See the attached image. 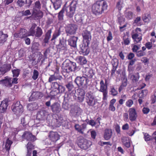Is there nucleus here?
Here are the masks:
<instances>
[{
    "mask_svg": "<svg viewBox=\"0 0 156 156\" xmlns=\"http://www.w3.org/2000/svg\"><path fill=\"white\" fill-rule=\"evenodd\" d=\"M108 5L105 0H98L95 2L92 5L91 11L96 16L101 15L107 10Z\"/></svg>",
    "mask_w": 156,
    "mask_h": 156,
    "instance_id": "obj_1",
    "label": "nucleus"
},
{
    "mask_svg": "<svg viewBox=\"0 0 156 156\" xmlns=\"http://www.w3.org/2000/svg\"><path fill=\"white\" fill-rule=\"evenodd\" d=\"M83 37V44L80 46V53L84 55H87L90 52L89 45L91 40V36L90 32L87 30L83 31L82 34Z\"/></svg>",
    "mask_w": 156,
    "mask_h": 156,
    "instance_id": "obj_2",
    "label": "nucleus"
},
{
    "mask_svg": "<svg viewBox=\"0 0 156 156\" xmlns=\"http://www.w3.org/2000/svg\"><path fill=\"white\" fill-rule=\"evenodd\" d=\"M78 0H73L70 6L66 8L65 10L66 11V16L67 17L71 18L74 15L76 7L78 6Z\"/></svg>",
    "mask_w": 156,
    "mask_h": 156,
    "instance_id": "obj_3",
    "label": "nucleus"
},
{
    "mask_svg": "<svg viewBox=\"0 0 156 156\" xmlns=\"http://www.w3.org/2000/svg\"><path fill=\"white\" fill-rule=\"evenodd\" d=\"M12 109L14 114L18 116H20L23 111V106L19 101H17L16 103L13 104Z\"/></svg>",
    "mask_w": 156,
    "mask_h": 156,
    "instance_id": "obj_4",
    "label": "nucleus"
},
{
    "mask_svg": "<svg viewBox=\"0 0 156 156\" xmlns=\"http://www.w3.org/2000/svg\"><path fill=\"white\" fill-rule=\"evenodd\" d=\"M45 105L48 107H50V108L54 113H58L61 110L60 105L58 102H55L51 105L50 101L46 102Z\"/></svg>",
    "mask_w": 156,
    "mask_h": 156,
    "instance_id": "obj_5",
    "label": "nucleus"
},
{
    "mask_svg": "<svg viewBox=\"0 0 156 156\" xmlns=\"http://www.w3.org/2000/svg\"><path fill=\"white\" fill-rule=\"evenodd\" d=\"M107 85L105 84L103 80H101L100 82V87L99 91L103 93V100H107L108 97V90Z\"/></svg>",
    "mask_w": 156,
    "mask_h": 156,
    "instance_id": "obj_6",
    "label": "nucleus"
},
{
    "mask_svg": "<svg viewBox=\"0 0 156 156\" xmlns=\"http://www.w3.org/2000/svg\"><path fill=\"white\" fill-rule=\"evenodd\" d=\"M91 145V143L90 141L81 137H80L79 139V147L81 149L86 150Z\"/></svg>",
    "mask_w": 156,
    "mask_h": 156,
    "instance_id": "obj_7",
    "label": "nucleus"
},
{
    "mask_svg": "<svg viewBox=\"0 0 156 156\" xmlns=\"http://www.w3.org/2000/svg\"><path fill=\"white\" fill-rule=\"evenodd\" d=\"M22 138L28 141V142L32 144L37 138L34 135L32 134V133L29 131H25L23 133L22 136Z\"/></svg>",
    "mask_w": 156,
    "mask_h": 156,
    "instance_id": "obj_8",
    "label": "nucleus"
},
{
    "mask_svg": "<svg viewBox=\"0 0 156 156\" xmlns=\"http://www.w3.org/2000/svg\"><path fill=\"white\" fill-rule=\"evenodd\" d=\"M77 29V26L74 24H70L68 25L65 27V31L67 35L74 34Z\"/></svg>",
    "mask_w": 156,
    "mask_h": 156,
    "instance_id": "obj_9",
    "label": "nucleus"
},
{
    "mask_svg": "<svg viewBox=\"0 0 156 156\" xmlns=\"http://www.w3.org/2000/svg\"><path fill=\"white\" fill-rule=\"evenodd\" d=\"M72 65L71 62L69 59H66L62 64V68L64 72L69 73L72 71L71 69Z\"/></svg>",
    "mask_w": 156,
    "mask_h": 156,
    "instance_id": "obj_10",
    "label": "nucleus"
},
{
    "mask_svg": "<svg viewBox=\"0 0 156 156\" xmlns=\"http://www.w3.org/2000/svg\"><path fill=\"white\" fill-rule=\"evenodd\" d=\"M128 112L129 120L131 122L136 121L138 116L136 109L133 107L130 108L129 109Z\"/></svg>",
    "mask_w": 156,
    "mask_h": 156,
    "instance_id": "obj_11",
    "label": "nucleus"
},
{
    "mask_svg": "<svg viewBox=\"0 0 156 156\" xmlns=\"http://www.w3.org/2000/svg\"><path fill=\"white\" fill-rule=\"evenodd\" d=\"M43 96V94L40 92L32 91L31 95L29 98V101H32L40 99Z\"/></svg>",
    "mask_w": 156,
    "mask_h": 156,
    "instance_id": "obj_12",
    "label": "nucleus"
},
{
    "mask_svg": "<svg viewBox=\"0 0 156 156\" xmlns=\"http://www.w3.org/2000/svg\"><path fill=\"white\" fill-rule=\"evenodd\" d=\"M11 79L10 77L7 76L4 79L0 80V84L5 87L10 88L12 86Z\"/></svg>",
    "mask_w": 156,
    "mask_h": 156,
    "instance_id": "obj_13",
    "label": "nucleus"
},
{
    "mask_svg": "<svg viewBox=\"0 0 156 156\" xmlns=\"http://www.w3.org/2000/svg\"><path fill=\"white\" fill-rule=\"evenodd\" d=\"M94 97L93 94L91 92H88L86 95V102L89 106H93L95 105L94 102Z\"/></svg>",
    "mask_w": 156,
    "mask_h": 156,
    "instance_id": "obj_14",
    "label": "nucleus"
},
{
    "mask_svg": "<svg viewBox=\"0 0 156 156\" xmlns=\"http://www.w3.org/2000/svg\"><path fill=\"white\" fill-rule=\"evenodd\" d=\"M142 34L141 33H135L132 35V38L135 43L140 42L142 40Z\"/></svg>",
    "mask_w": 156,
    "mask_h": 156,
    "instance_id": "obj_15",
    "label": "nucleus"
},
{
    "mask_svg": "<svg viewBox=\"0 0 156 156\" xmlns=\"http://www.w3.org/2000/svg\"><path fill=\"white\" fill-rule=\"evenodd\" d=\"M11 68L10 64H5L0 67V74L3 75L9 71Z\"/></svg>",
    "mask_w": 156,
    "mask_h": 156,
    "instance_id": "obj_16",
    "label": "nucleus"
},
{
    "mask_svg": "<svg viewBox=\"0 0 156 156\" xmlns=\"http://www.w3.org/2000/svg\"><path fill=\"white\" fill-rule=\"evenodd\" d=\"M47 115V112L45 110H42L39 111L37 113V118L40 120H43L46 119Z\"/></svg>",
    "mask_w": 156,
    "mask_h": 156,
    "instance_id": "obj_17",
    "label": "nucleus"
},
{
    "mask_svg": "<svg viewBox=\"0 0 156 156\" xmlns=\"http://www.w3.org/2000/svg\"><path fill=\"white\" fill-rule=\"evenodd\" d=\"M48 136L50 139L53 142H56L59 139V136L57 132L50 131Z\"/></svg>",
    "mask_w": 156,
    "mask_h": 156,
    "instance_id": "obj_18",
    "label": "nucleus"
},
{
    "mask_svg": "<svg viewBox=\"0 0 156 156\" xmlns=\"http://www.w3.org/2000/svg\"><path fill=\"white\" fill-rule=\"evenodd\" d=\"M112 129H106L104 132L103 137L106 140H109L112 137Z\"/></svg>",
    "mask_w": 156,
    "mask_h": 156,
    "instance_id": "obj_19",
    "label": "nucleus"
},
{
    "mask_svg": "<svg viewBox=\"0 0 156 156\" xmlns=\"http://www.w3.org/2000/svg\"><path fill=\"white\" fill-rule=\"evenodd\" d=\"M8 37L7 34L4 33L2 31H0V45H2L7 41Z\"/></svg>",
    "mask_w": 156,
    "mask_h": 156,
    "instance_id": "obj_20",
    "label": "nucleus"
},
{
    "mask_svg": "<svg viewBox=\"0 0 156 156\" xmlns=\"http://www.w3.org/2000/svg\"><path fill=\"white\" fill-rule=\"evenodd\" d=\"M88 82V79L85 77L83 76L80 78V84L83 87L87 88Z\"/></svg>",
    "mask_w": 156,
    "mask_h": 156,
    "instance_id": "obj_21",
    "label": "nucleus"
},
{
    "mask_svg": "<svg viewBox=\"0 0 156 156\" xmlns=\"http://www.w3.org/2000/svg\"><path fill=\"white\" fill-rule=\"evenodd\" d=\"M66 40L63 37L60 38L59 44L57 45L58 48L62 50H65L66 48Z\"/></svg>",
    "mask_w": 156,
    "mask_h": 156,
    "instance_id": "obj_22",
    "label": "nucleus"
},
{
    "mask_svg": "<svg viewBox=\"0 0 156 156\" xmlns=\"http://www.w3.org/2000/svg\"><path fill=\"white\" fill-rule=\"evenodd\" d=\"M32 13L33 18L40 19L43 16V12L40 10H34V11H32Z\"/></svg>",
    "mask_w": 156,
    "mask_h": 156,
    "instance_id": "obj_23",
    "label": "nucleus"
},
{
    "mask_svg": "<svg viewBox=\"0 0 156 156\" xmlns=\"http://www.w3.org/2000/svg\"><path fill=\"white\" fill-rule=\"evenodd\" d=\"M26 146L27 149V153L26 156H31L32 151V149L34 148V146L33 144L29 142L28 143Z\"/></svg>",
    "mask_w": 156,
    "mask_h": 156,
    "instance_id": "obj_24",
    "label": "nucleus"
},
{
    "mask_svg": "<svg viewBox=\"0 0 156 156\" xmlns=\"http://www.w3.org/2000/svg\"><path fill=\"white\" fill-rule=\"evenodd\" d=\"M55 10L58 9L62 4V0H51Z\"/></svg>",
    "mask_w": 156,
    "mask_h": 156,
    "instance_id": "obj_25",
    "label": "nucleus"
},
{
    "mask_svg": "<svg viewBox=\"0 0 156 156\" xmlns=\"http://www.w3.org/2000/svg\"><path fill=\"white\" fill-rule=\"evenodd\" d=\"M86 128V124L84 123L82 124L81 125L79 126V133L83 135H85L86 132H87Z\"/></svg>",
    "mask_w": 156,
    "mask_h": 156,
    "instance_id": "obj_26",
    "label": "nucleus"
},
{
    "mask_svg": "<svg viewBox=\"0 0 156 156\" xmlns=\"http://www.w3.org/2000/svg\"><path fill=\"white\" fill-rule=\"evenodd\" d=\"M85 92L83 89H80L79 92V102L83 101L85 98Z\"/></svg>",
    "mask_w": 156,
    "mask_h": 156,
    "instance_id": "obj_27",
    "label": "nucleus"
},
{
    "mask_svg": "<svg viewBox=\"0 0 156 156\" xmlns=\"http://www.w3.org/2000/svg\"><path fill=\"white\" fill-rule=\"evenodd\" d=\"M116 101V100L115 98H113L110 101L108 106V109L109 110L113 112H114L115 110V108L114 106V104Z\"/></svg>",
    "mask_w": 156,
    "mask_h": 156,
    "instance_id": "obj_28",
    "label": "nucleus"
},
{
    "mask_svg": "<svg viewBox=\"0 0 156 156\" xmlns=\"http://www.w3.org/2000/svg\"><path fill=\"white\" fill-rule=\"evenodd\" d=\"M52 32V30L50 29L48 30L46 33L45 35V38L44 39V42L45 43H48V41L51 37V34Z\"/></svg>",
    "mask_w": 156,
    "mask_h": 156,
    "instance_id": "obj_29",
    "label": "nucleus"
},
{
    "mask_svg": "<svg viewBox=\"0 0 156 156\" xmlns=\"http://www.w3.org/2000/svg\"><path fill=\"white\" fill-rule=\"evenodd\" d=\"M8 106V103L5 101L2 102L0 105V112L2 113L5 112Z\"/></svg>",
    "mask_w": 156,
    "mask_h": 156,
    "instance_id": "obj_30",
    "label": "nucleus"
},
{
    "mask_svg": "<svg viewBox=\"0 0 156 156\" xmlns=\"http://www.w3.org/2000/svg\"><path fill=\"white\" fill-rule=\"evenodd\" d=\"M77 37H73L68 41L69 44L71 46L75 47L76 46Z\"/></svg>",
    "mask_w": 156,
    "mask_h": 156,
    "instance_id": "obj_31",
    "label": "nucleus"
},
{
    "mask_svg": "<svg viewBox=\"0 0 156 156\" xmlns=\"http://www.w3.org/2000/svg\"><path fill=\"white\" fill-rule=\"evenodd\" d=\"M123 42H122V44H124L125 45H129L130 43V40L129 38V36L128 35H126L124 34L123 36Z\"/></svg>",
    "mask_w": 156,
    "mask_h": 156,
    "instance_id": "obj_32",
    "label": "nucleus"
},
{
    "mask_svg": "<svg viewBox=\"0 0 156 156\" xmlns=\"http://www.w3.org/2000/svg\"><path fill=\"white\" fill-rule=\"evenodd\" d=\"M38 108L37 104L36 103H30L27 105V108L28 110L33 111L37 109Z\"/></svg>",
    "mask_w": 156,
    "mask_h": 156,
    "instance_id": "obj_33",
    "label": "nucleus"
},
{
    "mask_svg": "<svg viewBox=\"0 0 156 156\" xmlns=\"http://www.w3.org/2000/svg\"><path fill=\"white\" fill-rule=\"evenodd\" d=\"M122 142L123 144L126 147L129 148L130 146V143L129 139L128 138L124 137L122 139Z\"/></svg>",
    "mask_w": 156,
    "mask_h": 156,
    "instance_id": "obj_34",
    "label": "nucleus"
},
{
    "mask_svg": "<svg viewBox=\"0 0 156 156\" xmlns=\"http://www.w3.org/2000/svg\"><path fill=\"white\" fill-rule=\"evenodd\" d=\"M34 36L37 37H40L43 34V31L41 28L39 27H37Z\"/></svg>",
    "mask_w": 156,
    "mask_h": 156,
    "instance_id": "obj_35",
    "label": "nucleus"
},
{
    "mask_svg": "<svg viewBox=\"0 0 156 156\" xmlns=\"http://www.w3.org/2000/svg\"><path fill=\"white\" fill-rule=\"evenodd\" d=\"M142 19L143 20L145 23H148L151 19V15L148 13L144 14V16L142 17Z\"/></svg>",
    "mask_w": 156,
    "mask_h": 156,
    "instance_id": "obj_36",
    "label": "nucleus"
},
{
    "mask_svg": "<svg viewBox=\"0 0 156 156\" xmlns=\"http://www.w3.org/2000/svg\"><path fill=\"white\" fill-rule=\"evenodd\" d=\"M65 5L62 9L58 13V20L60 21H62L63 20V13L65 11Z\"/></svg>",
    "mask_w": 156,
    "mask_h": 156,
    "instance_id": "obj_37",
    "label": "nucleus"
},
{
    "mask_svg": "<svg viewBox=\"0 0 156 156\" xmlns=\"http://www.w3.org/2000/svg\"><path fill=\"white\" fill-rule=\"evenodd\" d=\"M12 143V142L9 140V138L7 139L6 142L5 143V150L9 152L10 149V147L11 144Z\"/></svg>",
    "mask_w": 156,
    "mask_h": 156,
    "instance_id": "obj_38",
    "label": "nucleus"
},
{
    "mask_svg": "<svg viewBox=\"0 0 156 156\" xmlns=\"http://www.w3.org/2000/svg\"><path fill=\"white\" fill-rule=\"evenodd\" d=\"M27 30L25 29L22 28H21L19 32L20 38H22L27 36Z\"/></svg>",
    "mask_w": 156,
    "mask_h": 156,
    "instance_id": "obj_39",
    "label": "nucleus"
},
{
    "mask_svg": "<svg viewBox=\"0 0 156 156\" xmlns=\"http://www.w3.org/2000/svg\"><path fill=\"white\" fill-rule=\"evenodd\" d=\"M40 44L38 42H34L33 43L31 47V49L33 51H36L40 50Z\"/></svg>",
    "mask_w": 156,
    "mask_h": 156,
    "instance_id": "obj_40",
    "label": "nucleus"
},
{
    "mask_svg": "<svg viewBox=\"0 0 156 156\" xmlns=\"http://www.w3.org/2000/svg\"><path fill=\"white\" fill-rule=\"evenodd\" d=\"M140 77V76L139 73H137L135 75H132L130 78L133 82L136 83L138 81Z\"/></svg>",
    "mask_w": 156,
    "mask_h": 156,
    "instance_id": "obj_41",
    "label": "nucleus"
},
{
    "mask_svg": "<svg viewBox=\"0 0 156 156\" xmlns=\"http://www.w3.org/2000/svg\"><path fill=\"white\" fill-rule=\"evenodd\" d=\"M71 94L73 97L74 100H76L78 98V89L75 88V90H73Z\"/></svg>",
    "mask_w": 156,
    "mask_h": 156,
    "instance_id": "obj_42",
    "label": "nucleus"
},
{
    "mask_svg": "<svg viewBox=\"0 0 156 156\" xmlns=\"http://www.w3.org/2000/svg\"><path fill=\"white\" fill-rule=\"evenodd\" d=\"M125 17L128 20H130L133 18V13L131 11H128L125 14Z\"/></svg>",
    "mask_w": 156,
    "mask_h": 156,
    "instance_id": "obj_43",
    "label": "nucleus"
},
{
    "mask_svg": "<svg viewBox=\"0 0 156 156\" xmlns=\"http://www.w3.org/2000/svg\"><path fill=\"white\" fill-rule=\"evenodd\" d=\"M41 4L39 1H36L35 3L34 6L33 8L32 11H34V10H40L41 8Z\"/></svg>",
    "mask_w": 156,
    "mask_h": 156,
    "instance_id": "obj_44",
    "label": "nucleus"
},
{
    "mask_svg": "<svg viewBox=\"0 0 156 156\" xmlns=\"http://www.w3.org/2000/svg\"><path fill=\"white\" fill-rule=\"evenodd\" d=\"M78 112V108L77 107H75L71 109V113L73 116L75 117H77Z\"/></svg>",
    "mask_w": 156,
    "mask_h": 156,
    "instance_id": "obj_45",
    "label": "nucleus"
},
{
    "mask_svg": "<svg viewBox=\"0 0 156 156\" xmlns=\"http://www.w3.org/2000/svg\"><path fill=\"white\" fill-rule=\"evenodd\" d=\"M109 92L111 95L113 96H116L118 94V91L113 87H111Z\"/></svg>",
    "mask_w": 156,
    "mask_h": 156,
    "instance_id": "obj_46",
    "label": "nucleus"
},
{
    "mask_svg": "<svg viewBox=\"0 0 156 156\" xmlns=\"http://www.w3.org/2000/svg\"><path fill=\"white\" fill-rule=\"evenodd\" d=\"M60 31L59 30L55 31L53 35L52 38H51V41H53V40H54L60 35Z\"/></svg>",
    "mask_w": 156,
    "mask_h": 156,
    "instance_id": "obj_47",
    "label": "nucleus"
},
{
    "mask_svg": "<svg viewBox=\"0 0 156 156\" xmlns=\"http://www.w3.org/2000/svg\"><path fill=\"white\" fill-rule=\"evenodd\" d=\"M148 91L147 90H141V92L139 94V96L140 98H143L147 95Z\"/></svg>",
    "mask_w": 156,
    "mask_h": 156,
    "instance_id": "obj_48",
    "label": "nucleus"
},
{
    "mask_svg": "<svg viewBox=\"0 0 156 156\" xmlns=\"http://www.w3.org/2000/svg\"><path fill=\"white\" fill-rule=\"evenodd\" d=\"M118 20L119 24L121 25L122 23L124 22L125 19L120 14L118 15Z\"/></svg>",
    "mask_w": 156,
    "mask_h": 156,
    "instance_id": "obj_49",
    "label": "nucleus"
},
{
    "mask_svg": "<svg viewBox=\"0 0 156 156\" xmlns=\"http://www.w3.org/2000/svg\"><path fill=\"white\" fill-rule=\"evenodd\" d=\"M79 60L80 61V64L83 65L86 63L87 60L84 57L80 56L79 58Z\"/></svg>",
    "mask_w": 156,
    "mask_h": 156,
    "instance_id": "obj_50",
    "label": "nucleus"
},
{
    "mask_svg": "<svg viewBox=\"0 0 156 156\" xmlns=\"http://www.w3.org/2000/svg\"><path fill=\"white\" fill-rule=\"evenodd\" d=\"M60 84L57 82H53L51 84V88L52 90L56 89L57 90Z\"/></svg>",
    "mask_w": 156,
    "mask_h": 156,
    "instance_id": "obj_51",
    "label": "nucleus"
},
{
    "mask_svg": "<svg viewBox=\"0 0 156 156\" xmlns=\"http://www.w3.org/2000/svg\"><path fill=\"white\" fill-rule=\"evenodd\" d=\"M144 135V138L146 141H150L151 140V137L148 133H143Z\"/></svg>",
    "mask_w": 156,
    "mask_h": 156,
    "instance_id": "obj_52",
    "label": "nucleus"
},
{
    "mask_svg": "<svg viewBox=\"0 0 156 156\" xmlns=\"http://www.w3.org/2000/svg\"><path fill=\"white\" fill-rule=\"evenodd\" d=\"M13 77H17L18 76L20 72V70L17 69H14L12 71Z\"/></svg>",
    "mask_w": 156,
    "mask_h": 156,
    "instance_id": "obj_53",
    "label": "nucleus"
},
{
    "mask_svg": "<svg viewBox=\"0 0 156 156\" xmlns=\"http://www.w3.org/2000/svg\"><path fill=\"white\" fill-rule=\"evenodd\" d=\"M39 73L38 71L35 69H34L33 71V74L32 76V78L34 80H36L38 77Z\"/></svg>",
    "mask_w": 156,
    "mask_h": 156,
    "instance_id": "obj_54",
    "label": "nucleus"
},
{
    "mask_svg": "<svg viewBox=\"0 0 156 156\" xmlns=\"http://www.w3.org/2000/svg\"><path fill=\"white\" fill-rule=\"evenodd\" d=\"M65 90V88L64 87L62 86V85H60L58 88L57 90V91L58 93H62L64 92Z\"/></svg>",
    "mask_w": 156,
    "mask_h": 156,
    "instance_id": "obj_55",
    "label": "nucleus"
},
{
    "mask_svg": "<svg viewBox=\"0 0 156 156\" xmlns=\"http://www.w3.org/2000/svg\"><path fill=\"white\" fill-rule=\"evenodd\" d=\"M65 90V88L64 87L62 86V85H60L58 88L57 90V91L58 93H62L64 92Z\"/></svg>",
    "mask_w": 156,
    "mask_h": 156,
    "instance_id": "obj_56",
    "label": "nucleus"
},
{
    "mask_svg": "<svg viewBox=\"0 0 156 156\" xmlns=\"http://www.w3.org/2000/svg\"><path fill=\"white\" fill-rule=\"evenodd\" d=\"M133 103V101L131 99H129L127 101L126 103V106L130 108L132 106Z\"/></svg>",
    "mask_w": 156,
    "mask_h": 156,
    "instance_id": "obj_57",
    "label": "nucleus"
},
{
    "mask_svg": "<svg viewBox=\"0 0 156 156\" xmlns=\"http://www.w3.org/2000/svg\"><path fill=\"white\" fill-rule=\"evenodd\" d=\"M118 65V63H117L116 66H112V68L111 71V76H113L115 74V71L117 68Z\"/></svg>",
    "mask_w": 156,
    "mask_h": 156,
    "instance_id": "obj_58",
    "label": "nucleus"
},
{
    "mask_svg": "<svg viewBox=\"0 0 156 156\" xmlns=\"http://www.w3.org/2000/svg\"><path fill=\"white\" fill-rule=\"evenodd\" d=\"M66 86L69 91H71L73 87V86L71 82H70L66 84Z\"/></svg>",
    "mask_w": 156,
    "mask_h": 156,
    "instance_id": "obj_59",
    "label": "nucleus"
},
{
    "mask_svg": "<svg viewBox=\"0 0 156 156\" xmlns=\"http://www.w3.org/2000/svg\"><path fill=\"white\" fill-rule=\"evenodd\" d=\"M146 55V53L142 51V50H140L136 52V55L138 57H140Z\"/></svg>",
    "mask_w": 156,
    "mask_h": 156,
    "instance_id": "obj_60",
    "label": "nucleus"
},
{
    "mask_svg": "<svg viewBox=\"0 0 156 156\" xmlns=\"http://www.w3.org/2000/svg\"><path fill=\"white\" fill-rule=\"evenodd\" d=\"M121 76V78L122 80H127L125 71H123L122 72Z\"/></svg>",
    "mask_w": 156,
    "mask_h": 156,
    "instance_id": "obj_61",
    "label": "nucleus"
},
{
    "mask_svg": "<svg viewBox=\"0 0 156 156\" xmlns=\"http://www.w3.org/2000/svg\"><path fill=\"white\" fill-rule=\"evenodd\" d=\"M21 13L22 16H27L31 14V13L29 9L25 11H22Z\"/></svg>",
    "mask_w": 156,
    "mask_h": 156,
    "instance_id": "obj_62",
    "label": "nucleus"
},
{
    "mask_svg": "<svg viewBox=\"0 0 156 156\" xmlns=\"http://www.w3.org/2000/svg\"><path fill=\"white\" fill-rule=\"evenodd\" d=\"M71 64L72 66H71V69H72V71H73L74 72H76L77 71H76V70L77 69V67L76 66V63L71 62Z\"/></svg>",
    "mask_w": 156,
    "mask_h": 156,
    "instance_id": "obj_63",
    "label": "nucleus"
},
{
    "mask_svg": "<svg viewBox=\"0 0 156 156\" xmlns=\"http://www.w3.org/2000/svg\"><path fill=\"white\" fill-rule=\"evenodd\" d=\"M21 123L23 126L28 124V122L26 119L25 117H23L21 119Z\"/></svg>",
    "mask_w": 156,
    "mask_h": 156,
    "instance_id": "obj_64",
    "label": "nucleus"
}]
</instances>
